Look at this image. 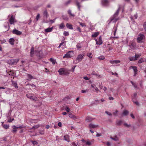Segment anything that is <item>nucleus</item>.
<instances>
[{
	"label": "nucleus",
	"mask_w": 146,
	"mask_h": 146,
	"mask_svg": "<svg viewBox=\"0 0 146 146\" xmlns=\"http://www.w3.org/2000/svg\"><path fill=\"white\" fill-rule=\"evenodd\" d=\"M119 12V10H117L113 16L110 18V21L109 22V23H110L111 21H113V22L114 23L115 22L119 19V18H116L118 15Z\"/></svg>",
	"instance_id": "1"
},
{
	"label": "nucleus",
	"mask_w": 146,
	"mask_h": 146,
	"mask_svg": "<svg viewBox=\"0 0 146 146\" xmlns=\"http://www.w3.org/2000/svg\"><path fill=\"white\" fill-rule=\"evenodd\" d=\"M84 54H79L78 55L76 59L74 60L73 63L75 64H76L77 63L81 61L84 58Z\"/></svg>",
	"instance_id": "2"
},
{
	"label": "nucleus",
	"mask_w": 146,
	"mask_h": 146,
	"mask_svg": "<svg viewBox=\"0 0 146 146\" xmlns=\"http://www.w3.org/2000/svg\"><path fill=\"white\" fill-rule=\"evenodd\" d=\"M60 75H66L69 74L68 71L65 68H61L58 70Z\"/></svg>",
	"instance_id": "3"
},
{
	"label": "nucleus",
	"mask_w": 146,
	"mask_h": 146,
	"mask_svg": "<svg viewBox=\"0 0 146 146\" xmlns=\"http://www.w3.org/2000/svg\"><path fill=\"white\" fill-rule=\"evenodd\" d=\"M18 59L9 60L7 61V62L10 65H14L16 64L19 61Z\"/></svg>",
	"instance_id": "4"
},
{
	"label": "nucleus",
	"mask_w": 146,
	"mask_h": 146,
	"mask_svg": "<svg viewBox=\"0 0 146 146\" xmlns=\"http://www.w3.org/2000/svg\"><path fill=\"white\" fill-rule=\"evenodd\" d=\"M73 54V52L72 51H70L66 53L63 56V58H71Z\"/></svg>",
	"instance_id": "5"
},
{
	"label": "nucleus",
	"mask_w": 146,
	"mask_h": 146,
	"mask_svg": "<svg viewBox=\"0 0 146 146\" xmlns=\"http://www.w3.org/2000/svg\"><path fill=\"white\" fill-rule=\"evenodd\" d=\"M144 38V36L143 34H139L137 38V41L139 43L142 42V40Z\"/></svg>",
	"instance_id": "6"
},
{
	"label": "nucleus",
	"mask_w": 146,
	"mask_h": 146,
	"mask_svg": "<svg viewBox=\"0 0 146 146\" xmlns=\"http://www.w3.org/2000/svg\"><path fill=\"white\" fill-rule=\"evenodd\" d=\"M109 0H102L101 3L102 5L104 6L107 7L109 5Z\"/></svg>",
	"instance_id": "7"
},
{
	"label": "nucleus",
	"mask_w": 146,
	"mask_h": 146,
	"mask_svg": "<svg viewBox=\"0 0 146 146\" xmlns=\"http://www.w3.org/2000/svg\"><path fill=\"white\" fill-rule=\"evenodd\" d=\"M129 46L131 49L134 50L135 48L136 45L134 42L131 41L129 42Z\"/></svg>",
	"instance_id": "8"
},
{
	"label": "nucleus",
	"mask_w": 146,
	"mask_h": 146,
	"mask_svg": "<svg viewBox=\"0 0 146 146\" xmlns=\"http://www.w3.org/2000/svg\"><path fill=\"white\" fill-rule=\"evenodd\" d=\"M27 96L28 98L34 101H36L37 100V98L36 97H33L32 95L30 94H27Z\"/></svg>",
	"instance_id": "9"
},
{
	"label": "nucleus",
	"mask_w": 146,
	"mask_h": 146,
	"mask_svg": "<svg viewBox=\"0 0 146 146\" xmlns=\"http://www.w3.org/2000/svg\"><path fill=\"white\" fill-rule=\"evenodd\" d=\"M9 21L11 25L13 24L16 21H15V17L12 15L9 19Z\"/></svg>",
	"instance_id": "10"
},
{
	"label": "nucleus",
	"mask_w": 146,
	"mask_h": 146,
	"mask_svg": "<svg viewBox=\"0 0 146 146\" xmlns=\"http://www.w3.org/2000/svg\"><path fill=\"white\" fill-rule=\"evenodd\" d=\"M13 34H16L17 35H20L22 34V32L16 29H14L12 32Z\"/></svg>",
	"instance_id": "11"
},
{
	"label": "nucleus",
	"mask_w": 146,
	"mask_h": 146,
	"mask_svg": "<svg viewBox=\"0 0 146 146\" xmlns=\"http://www.w3.org/2000/svg\"><path fill=\"white\" fill-rule=\"evenodd\" d=\"M95 40L96 41V44H97L101 45L102 43V41L101 36H100L99 37L98 41L96 39H95Z\"/></svg>",
	"instance_id": "12"
},
{
	"label": "nucleus",
	"mask_w": 146,
	"mask_h": 146,
	"mask_svg": "<svg viewBox=\"0 0 146 146\" xmlns=\"http://www.w3.org/2000/svg\"><path fill=\"white\" fill-rule=\"evenodd\" d=\"M131 67L133 68L134 72V76H136V75L137 74V67L135 66H131Z\"/></svg>",
	"instance_id": "13"
},
{
	"label": "nucleus",
	"mask_w": 146,
	"mask_h": 146,
	"mask_svg": "<svg viewBox=\"0 0 146 146\" xmlns=\"http://www.w3.org/2000/svg\"><path fill=\"white\" fill-rule=\"evenodd\" d=\"M129 113V112L127 110H124L121 114V115L122 116H127L128 114Z\"/></svg>",
	"instance_id": "14"
},
{
	"label": "nucleus",
	"mask_w": 146,
	"mask_h": 146,
	"mask_svg": "<svg viewBox=\"0 0 146 146\" xmlns=\"http://www.w3.org/2000/svg\"><path fill=\"white\" fill-rule=\"evenodd\" d=\"M98 126V125H94L92 123H90L89 125V127L90 129L94 128L97 127Z\"/></svg>",
	"instance_id": "15"
},
{
	"label": "nucleus",
	"mask_w": 146,
	"mask_h": 146,
	"mask_svg": "<svg viewBox=\"0 0 146 146\" xmlns=\"http://www.w3.org/2000/svg\"><path fill=\"white\" fill-rule=\"evenodd\" d=\"M64 139L65 141L67 142H69L70 141L69 136L67 135H65L64 136Z\"/></svg>",
	"instance_id": "16"
},
{
	"label": "nucleus",
	"mask_w": 146,
	"mask_h": 146,
	"mask_svg": "<svg viewBox=\"0 0 146 146\" xmlns=\"http://www.w3.org/2000/svg\"><path fill=\"white\" fill-rule=\"evenodd\" d=\"M53 27L48 28L45 29L44 31L46 33H48L51 32L52 30Z\"/></svg>",
	"instance_id": "17"
},
{
	"label": "nucleus",
	"mask_w": 146,
	"mask_h": 146,
	"mask_svg": "<svg viewBox=\"0 0 146 146\" xmlns=\"http://www.w3.org/2000/svg\"><path fill=\"white\" fill-rule=\"evenodd\" d=\"M93 119L89 116L87 117L86 119V121L87 122H90L93 120Z\"/></svg>",
	"instance_id": "18"
},
{
	"label": "nucleus",
	"mask_w": 146,
	"mask_h": 146,
	"mask_svg": "<svg viewBox=\"0 0 146 146\" xmlns=\"http://www.w3.org/2000/svg\"><path fill=\"white\" fill-rule=\"evenodd\" d=\"M69 117L73 119H77L76 117L74 115L71 113L69 114Z\"/></svg>",
	"instance_id": "19"
},
{
	"label": "nucleus",
	"mask_w": 146,
	"mask_h": 146,
	"mask_svg": "<svg viewBox=\"0 0 146 146\" xmlns=\"http://www.w3.org/2000/svg\"><path fill=\"white\" fill-rule=\"evenodd\" d=\"M110 138L111 139L115 141H117L119 140V139L118 137L117 136H114L113 137H112L111 136L110 137Z\"/></svg>",
	"instance_id": "20"
},
{
	"label": "nucleus",
	"mask_w": 146,
	"mask_h": 146,
	"mask_svg": "<svg viewBox=\"0 0 146 146\" xmlns=\"http://www.w3.org/2000/svg\"><path fill=\"white\" fill-rule=\"evenodd\" d=\"M66 26L68 29L72 30L73 29L72 25L67 23L66 24Z\"/></svg>",
	"instance_id": "21"
},
{
	"label": "nucleus",
	"mask_w": 146,
	"mask_h": 146,
	"mask_svg": "<svg viewBox=\"0 0 146 146\" xmlns=\"http://www.w3.org/2000/svg\"><path fill=\"white\" fill-rule=\"evenodd\" d=\"M15 40L13 38H12L9 39V42L10 44L13 45L14 44Z\"/></svg>",
	"instance_id": "22"
},
{
	"label": "nucleus",
	"mask_w": 146,
	"mask_h": 146,
	"mask_svg": "<svg viewBox=\"0 0 146 146\" xmlns=\"http://www.w3.org/2000/svg\"><path fill=\"white\" fill-rule=\"evenodd\" d=\"M27 76L28 78V79L27 80H31L33 79H34V78L33 76L31 75L30 74H27Z\"/></svg>",
	"instance_id": "23"
},
{
	"label": "nucleus",
	"mask_w": 146,
	"mask_h": 146,
	"mask_svg": "<svg viewBox=\"0 0 146 146\" xmlns=\"http://www.w3.org/2000/svg\"><path fill=\"white\" fill-rule=\"evenodd\" d=\"M34 48L33 47H32L31 49V56H32L34 54Z\"/></svg>",
	"instance_id": "24"
},
{
	"label": "nucleus",
	"mask_w": 146,
	"mask_h": 146,
	"mask_svg": "<svg viewBox=\"0 0 146 146\" xmlns=\"http://www.w3.org/2000/svg\"><path fill=\"white\" fill-rule=\"evenodd\" d=\"M12 83L13 86H14L15 88H17L18 87L17 86V84L14 81H12Z\"/></svg>",
	"instance_id": "25"
},
{
	"label": "nucleus",
	"mask_w": 146,
	"mask_h": 146,
	"mask_svg": "<svg viewBox=\"0 0 146 146\" xmlns=\"http://www.w3.org/2000/svg\"><path fill=\"white\" fill-rule=\"evenodd\" d=\"M2 125L4 128L6 129H8L9 127V125L2 124Z\"/></svg>",
	"instance_id": "26"
},
{
	"label": "nucleus",
	"mask_w": 146,
	"mask_h": 146,
	"mask_svg": "<svg viewBox=\"0 0 146 146\" xmlns=\"http://www.w3.org/2000/svg\"><path fill=\"white\" fill-rule=\"evenodd\" d=\"M50 61L52 62L53 64H55L56 63V60L52 58H50Z\"/></svg>",
	"instance_id": "27"
},
{
	"label": "nucleus",
	"mask_w": 146,
	"mask_h": 146,
	"mask_svg": "<svg viewBox=\"0 0 146 146\" xmlns=\"http://www.w3.org/2000/svg\"><path fill=\"white\" fill-rule=\"evenodd\" d=\"M122 123V120H117L116 121V124L119 125H121Z\"/></svg>",
	"instance_id": "28"
},
{
	"label": "nucleus",
	"mask_w": 146,
	"mask_h": 146,
	"mask_svg": "<svg viewBox=\"0 0 146 146\" xmlns=\"http://www.w3.org/2000/svg\"><path fill=\"white\" fill-rule=\"evenodd\" d=\"M43 15L44 16H45L46 18H47L48 16V12H47L46 10H45L44 13H43Z\"/></svg>",
	"instance_id": "29"
},
{
	"label": "nucleus",
	"mask_w": 146,
	"mask_h": 146,
	"mask_svg": "<svg viewBox=\"0 0 146 146\" xmlns=\"http://www.w3.org/2000/svg\"><path fill=\"white\" fill-rule=\"evenodd\" d=\"M99 34L98 32H95L92 35V36L93 37H96Z\"/></svg>",
	"instance_id": "30"
},
{
	"label": "nucleus",
	"mask_w": 146,
	"mask_h": 146,
	"mask_svg": "<svg viewBox=\"0 0 146 146\" xmlns=\"http://www.w3.org/2000/svg\"><path fill=\"white\" fill-rule=\"evenodd\" d=\"M123 125L125 127H129L131 126L130 124H128L127 123H123Z\"/></svg>",
	"instance_id": "31"
},
{
	"label": "nucleus",
	"mask_w": 146,
	"mask_h": 146,
	"mask_svg": "<svg viewBox=\"0 0 146 146\" xmlns=\"http://www.w3.org/2000/svg\"><path fill=\"white\" fill-rule=\"evenodd\" d=\"M135 54V58L136 59V60H137V58H139L141 55V54L140 53L138 54Z\"/></svg>",
	"instance_id": "32"
},
{
	"label": "nucleus",
	"mask_w": 146,
	"mask_h": 146,
	"mask_svg": "<svg viewBox=\"0 0 146 146\" xmlns=\"http://www.w3.org/2000/svg\"><path fill=\"white\" fill-rule=\"evenodd\" d=\"M85 143L86 145L88 146L91 145L92 144L91 142H90L89 140H88L86 141Z\"/></svg>",
	"instance_id": "33"
},
{
	"label": "nucleus",
	"mask_w": 146,
	"mask_h": 146,
	"mask_svg": "<svg viewBox=\"0 0 146 146\" xmlns=\"http://www.w3.org/2000/svg\"><path fill=\"white\" fill-rule=\"evenodd\" d=\"M31 142L32 143L33 145H36L38 144V142L36 141H31Z\"/></svg>",
	"instance_id": "34"
},
{
	"label": "nucleus",
	"mask_w": 146,
	"mask_h": 146,
	"mask_svg": "<svg viewBox=\"0 0 146 146\" xmlns=\"http://www.w3.org/2000/svg\"><path fill=\"white\" fill-rule=\"evenodd\" d=\"M64 26H65L64 23H62L59 25V28L61 29H62L64 28Z\"/></svg>",
	"instance_id": "35"
},
{
	"label": "nucleus",
	"mask_w": 146,
	"mask_h": 146,
	"mask_svg": "<svg viewBox=\"0 0 146 146\" xmlns=\"http://www.w3.org/2000/svg\"><path fill=\"white\" fill-rule=\"evenodd\" d=\"M40 127V125L39 124L33 126L32 129H36Z\"/></svg>",
	"instance_id": "36"
},
{
	"label": "nucleus",
	"mask_w": 146,
	"mask_h": 146,
	"mask_svg": "<svg viewBox=\"0 0 146 146\" xmlns=\"http://www.w3.org/2000/svg\"><path fill=\"white\" fill-rule=\"evenodd\" d=\"M68 13L70 14V15L74 17V13H72L71 11L69 10L68 11Z\"/></svg>",
	"instance_id": "37"
},
{
	"label": "nucleus",
	"mask_w": 146,
	"mask_h": 146,
	"mask_svg": "<svg viewBox=\"0 0 146 146\" xmlns=\"http://www.w3.org/2000/svg\"><path fill=\"white\" fill-rule=\"evenodd\" d=\"M88 92V90L86 89V90H82L81 91V92L82 93H86Z\"/></svg>",
	"instance_id": "38"
},
{
	"label": "nucleus",
	"mask_w": 146,
	"mask_h": 146,
	"mask_svg": "<svg viewBox=\"0 0 146 146\" xmlns=\"http://www.w3.org/2000/svg\"><path fill=\"white\" fill-rule=\"evenodd\" d=\"M131 83L133 86L135 88H137V85L135 83H134L132 81H130Z\"/></svg>",
	"instance_id": "39"
},
{
	"label": "nucleus",
	"mask_w": 146,
	"mask_h": 146,
	"mask_svg": "<svg viewBox=\"0 0 146 146\" xmlns=\"http://www.w3.org/2000/svg\"><path fill=\"white\" fill-rule=\"evenodd\" d=\"M87 55L90 58H92V53H87Z\"/></svg>",
	"instance_id": "40"
},
{
	"label": "nucleus",
	"mask_w": 146,
	"mask_h": 146,
	"mask_svg": "<svg viewBox=\"0 0 146 146\" xmlns=\"http://www.w3.org/2000/svg\"><path fill=\"white\" fill-rule=\"evenodd\" d=\"M64 35L65 36H68L69 35V33L68 32L64 31Z\"/></svg>",
	"instance_id": "41"
},
{
	"label": "nucleus",
	"mask_w": 146,
	"mask_h": 146,
	"mask_svg": "<svg viewBox=\"0 0 146 146\" xmlns=\"http://www.w3.org/2000/svg\"><path fill=\"white\" fill-rule=\"evenodd\" d=\"M129 59L130 61L136 60V59L135 58V56L131 57L129 58Z\"/></svg>",
	"instance_id": "42"
},
{
	"label": "nucleus",
	"mask_w": 146,
	"mask_h": 146,
	"mask_svg": "<svg viewBox=\"0 0 146 146\" xmlns=\"http://www.w3.org/2000/svg\"><path fill=\"white\" fill-rule=\"evenodd\" d=\"M117 28L116 27H114L113 28V29L114 30V36H115V33L117 31Z\"/></svg>",
	"instance_id": "43"
},
{
	"label": "nucleus",
	"mask_w": 146,
	"mask_h": 146,
	"mask_svg": "<svg viewBox=\"0 0 146 146\" xmlns=\"http://www.w3.org/2000/svg\"><path fill=\"white\" fill-rule=\"evenodd\" d=\"M98 59L100 60H103L105 59V57L104 56H100L98 57Z\"/></svg>",
	"instance_id": "44"
},
{
	"label": "nucleus",
	"mask_w": 146,
	"mask_h": 146,
	"mask_svg": "<svg viewBox=\"0 0 146 146\" xmlns=\"http://www.w3.org/2000/svg\"><path fill=\"white\" fill-rule=\"evenodd\" d=\"M118 111L117 110H116L115 111L113 112V114L115 116H117V113H118Z\"/></svg>",
	"instance_id": "45"
},
{
	"label": "nucleus",
	"mask_w": 146,
	"mask_h": 146,
	"mask_svg": "<svg viewBox=\"0 0 146 146\" xmlns=\"http://www.w3.org/2000/svg\"><path fill=\"white\" fill-rule=\"evenodd\" d=\"M76 4L78 8L80 9V5L79 3L77 1H76Z\"/></svg>",
	"instance_id": "46"
},
{
	"label": "nucleus",
	"mask_w": 146,
	"mask_h": 146,
	"mask_svg": "<svg viewBox=\"0 0 146 146\" xmlns=\"http://www.w3.org/2000/svg\"><path fill=\"white\" fill-rule=\"evenodd\" d=\"M65 110L67 112H69L70 110V108L67 106L66 107Z\"/></svg>",
	"instance_id": "47"
},
{
	"label": "nucleus",
	"mask_w": 146,
	"mask_h": 146,
	"mask_svg": "<svg viewBox=\"0 0 146 146\" xmlns=\"http://www.w3.org/2000/svg\"><path fill=\"white\" fill-rule=\"evenodd\" d=\"M14 127L13 128V130H12V131L14 133H15L17 131V129L15 128V126H14Z\"/></svg>",
	"instance_id": "48"
},
{
	"label": "nucleus",
	"mask_w": 146,
	"mask_h": 146,
	"mask_svg": "<svg viewBox=\"0 0 146 146\" xmlns=\"http://www.w3.org/2000/svg\"><path fill=\"white\" fill-rule=\"evenodd\" d=\"M120 62V61L119 60H114V63L117 64Z\"/></svg>",
	"instance_id": "49"
},
{
	"label": "nucleus",
	"mask_w": 146,
	"mask_h": 146,
	"mask_svg": "<svg viewBox=\"0 0 146 146\" xmlns=\"http://www.w3.org/2000/svg\"><path fill=\"white\" fill-rule=\"evenodd\" d=\"M62 140L61 138L60 137H58V136H56V141H60V140Z\"/></svg>",
	"instance_id": "50"
},
{
	"label": "nucleus",
	"mask_w": 146,
	"mask_h": 146,
	"mask_svg": "<svg viewBox=\"0 0 146 146\" xmlns=\"http://www.w3.org/2000/svg\"><path fill=\"white\" fill-rule=\"evenodd\" d=\"M105 113L109 116H111L112 115V114L108 111H105Z\"/></svg>",
	"instance_id": "51"
},
{
	"label": "nucleus",
	"mask_w": 146,
	"mask_h": 146,
	"mask_svg": "<svg viewBox=\"0 0 146 146\" xmlns=\"http://www.w3.org/2000/svg\"><path fill=\"white\" fill-rule=\"evenodd\" d=\"M40 14H39L38 13V14L36 17V20L37 21L38 20V19L40 18Z\"/></svg>",
	"instance_id": "52"
},
{
	"label": "nucleus",
	"mask_w": 146,
	"mask_h": 146,
	"mask_svg": "<svg viewBox=\"0 0 146 146\" xmlns=\"http://www.w3.org/2000/svg\"><path fill=\"white\" fill-rule=\"evenodd\" d=\"M76 66H74L72 68V69L71 70H69L70 71H71L72 72H74V71L75 68V67H76Z\"/></svg>",
	"instance_id": "53"
},
{
	"label": "nucleus",
	"mask_w": 146,
	"mask_h": 146,
	"mask_svg": "<svg viewBox=\"0 0 146 146\" xmlns=\"http://www.w3.org/2000/svg\"><path fill=\"white\" fill-rule=\"evenodd\" d=\"M143 62V59L142 58L140 59L139 61L138 62L139 63H141Z\"/></svg>",
	"instance_id": "54"
},
{
	"label": "nucleus",
	"mask_w": 146,
	"mask_h": 146,
	"mask_svg": "<svg viewBox=\"0 0 146 146\" xmlns=\"http://www.w3.org/2000/svg\"><path fill=\"white\" fill-rule=\"evenodd\" d=\"M71 0H68L67 2H66V5H67L69 3H70L71 2Z\"/></svg>",
	"instance_id": "55"
},
{
	"label": "nucleus",
	"mask_w": 146,
	"mask_h": 146,
	"mask_svg": "<svg viewBox=\"0 0 146 146\" xmlns=\"http://www.w3.org/2000/svg\"><path fill=\"white\" fill-rule=\"evenodd\" d=\"M132 100L133 102L135 104L137 105H139V103L137 101H134L133 100V99H132Z\"/></svg>",
	"instance_id": "56"
},
{
	"label": "nucleus",
	"mask_w": 146,
	"mask_h": 146,
	"mask_svg": "<svg viewBox=\"0 0 146 146\" xmlns=\"http://www.w3.org/2000/svg\"><path fill=\"white\" fill-rule=\"evenodd\" d=\"M79 23H80V25L82 27H85L86 26V25L83 23H80V22H79Z\"/></svg>",
	"instance_id": "57"
},
{
	"label": "nucleus",
	"mask_w": 146,
	"mask_h": 146,
	"mask_svg": "<svg viewBox=\"0 0 146 146\" xmlns=\"http://www.w3.org/2000/svg\"><path fill=\"white\" fill-rule=\"evenodd\" d=\"M91 86L93 88H95L96 87L95 85V84H91Z\"/></svg>",
	"instance_id": "58"
},
{
	"label": "nucleus",
	"mask_w": 146,
	"mask_h": 146,
	"mask_svg": "<svg viewBox=\"0 0 146 146\" xmlns=\"http://www.w3.org/2000/svg\"><path fill=\"white\" fill-rule=\"evenodd\" d=\"M83 78L86 80H88L89 79L87 77H83Z\"/></svg>",
	"instance_id": "59"
},
{
	"label": "nucleus",
	"mask_w": 146,
	"mask_h": 146,
	"mask_svg": "<svg viewBox=\"0 0 146 146\" xmlns=\"http://www.w3.org/2000/svg\"><path fill=\"white\" fill-rule=\"evenodd\" d=\"M77 30L79 31L80 32H81V30L79 27H78L77 28Z\"/></svg>",
	"instance_id": "60"
},
{
	"label": "nucleus",
	"mask_w": 146,
	"mask_h": 146,
	"mask_svg": "<svg viewBox=\"0 0 146 146\" xmlns=\"http://www.w3.org/2000/svg\"><path fill=\"white\" fill-rule=\"evenodd\" d=\"M109 99L110 100H114V98L112 97H110L109 98Z\"/></svg>",
	"instance_id": "61"
},
{
	"label": "nucleus",
	"mask_w": 146,
	"mask_h": 146,
	"mask_svg": "<svg viewBox=\"0 0 146 146\" xmlns=\"http://www.w3.org/2000/svg\"><path fill=\"white\" fill-rule=\"evenodd\" d=\"M62 123L60 122H59L58 123V125L59 127H61L62 126Z\"/></svg>",
	"instance_id": "62"
},
{
	"label": "nucleus",
	"mask_w": 146,
	"mask_h": 146,
	"mask_svg": "<svg viewBox=\"0 0 146 146\" xmlns=\"http://www.w3.org/2000/svg\"><path fill=\"white\" fill-rule=\"evenodd\" d=\"M130 116L132 118L134 119L135 118V117L134 116V115L133 113L131 114Z\"/></svg>",
	"instance_id": "63"
},
{
	"label": "nucleus",
	"mask_w": 146,
	"mask_h": 146,
	"mask_svg": "<svg viewBox=\"0 0 146 146\" xmlns=\"http://www.w3.org/2000/svg\"><path fill=\"white\" fill-rule=\"evenodd\" d=\"M106 144L108 146H110V143L108 142Z\"/></svg>",
	"instance_id": "64"
}]
</instances>
